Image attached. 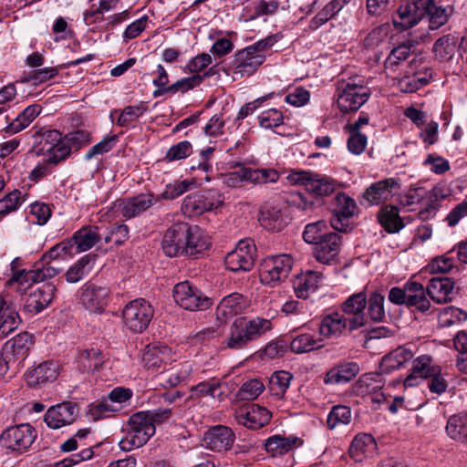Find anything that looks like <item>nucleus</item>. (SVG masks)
Returning <instances> with one entry per match:
<instances>
[{"label":"nucleus","mask_w":467,"mask_h":467,"mask_svg":"<svg viewBox=\"0 0 467 467\" xmlns=\"http://www.w3.org/2000/svg\"><path fill=\"white\" fill-rule=\"evenodd\" d=\"M270 319L264 317L247 318L245 317L234 319L230 327L225 339V347L232 350H240L257 340L272 329Z\"/></svg>","instance_id":"f257e3e1"},{"label":"nucleus","mask_w":467,"mask_h":467,"mask_svg":"<svg viewBox=\"0 0 467 467\" xmlns=\"http://www.w3.org/2000/svg\"><path fill=\"white\" fill-rule=\"evenodd\" d=\"M146 416L144 411H139L129 418L124 427L126 434L119 441L122 451H130L140 448L155 434L156 428Z\"/></svg>","instance_id":"f03ea898"},{"label":"nucleus","mask_w":467,"mask_h":467,"mask_svg":"<svg viewBox=\"0 0 467 467\" xmlns=\"http://www.w3.org/2000/svg\"><path fill=\"white\" fill-rule=\"evenodd\" d=\"M287 180L292 184L302 185L316 198L328 196L341 187L336 180L306 171H292Z\"/></svg>","instance_id":"7ed1b4c3"},{"label":"nucleus","mask_w":467,"mask_h":467,"mask_svg":"<svg viewBox=\"0 0 467 467\" xmlns=\"http://www.w3.org/2000/svg\"><path fill=\"white\" fill-rule=\"evenodd\" d=\"M371 95L370 89L364 80L350 79L337 88V104L343 113L357 111L364 105Z\"/></svg>","instance_id":"20e7f679"},{"label":"nucleus","mask_w":467,"mask_h":467,"mask_svg":"<svg viewBox=\"0 0 467 467\" xmlns=\"http://www.w3.org/2000/svg\"><path fill=\"white\" fill-rule=\"evenodd\" d=\"M35 343L34 336L21 332L8 339L1 349L2 356L7 361L13 373H17L24 366L31 348Z\"/></svg>","instance_id":"39448f33"},{"label":"nucleus","mask_w":467,"mask_h":467,"mask_svg":"<svg viewBox=\"0 0 467 467\" xmlns=\"http://www.w3.org/2000/svg\"><path fill=\"white\" fill-rule=\"evenodd\" d=\"M36 436V431L32 425L16 424L2 431L0 445L8 451L23 453L31 447Z\"/></svg>","instance_id":"423d86ee"},{"label":"nucleus","mask_w":467,"mask_h":467,"mask_svg":"<svg viewBox=\"0 0 467 467\" xmlns=\"http://www.w3.org/2000/svg\"><path fill=\"white\" fill-rule=\"evenodd\" d=\"M172 296L177 305L185 310L203 311L213 306L212 298L206 296L189 281L180 282L175 285Z\"/></svg>","instance_id":"0eeeda50"},{"label":"nucleus","mask_w":467,"mask_h":467,"mask_svg":"<svg viewBox=\"0 0 467 467\" xmlns=\"http://www.w3.org/2000/svg\"><path fill=\"white\" fill-rule=\"evenodd\" d=\"M223 204L222 194L217 190L208 189L186 196L182 210L188 216H195L216 210Z\"/></svg>","instance_id":"6e6552de"},{"label":"nucleus","mask_w":467,"mask_h":467,"mask_svg":"<svg viewBox=\"0 0 467 467\" xmlns=\"http://www.w3.org/2000/svg\"><path fill=\"white\" fill-rule=\"evenodd\" d=\"M152 306L143 298L130 301L122 310L124 325L134 333L143 332L153 317Z\"/></svg>","instance_id":"1a4fd4ad"},{"label":"nucleus","mask_w":467,"mask_h":467,"mask_svg":"<svg viewBox=\"0 0 467 467\" xmlns=\"http://www.w3.org/2000/svg\"><path fill=\"white\" fill-rule=\"evenodd\" d=\"M38 152L47 154L49 163L57 164L69 156L68 149L64 146L62 134L57 130H40L36 132Z\"/></svg>","instance_id":"9d476101"},{"label":"nucleus","mask_w":467,"mask_h":467,"mask_svg":"<svg viewBox=\"0 0 467 467\" xmlns=\"http://www.w3.org/2000/svg\"><path fill=\"white\" fill-rule=\"evenodd\" d=\"M294 260L288 254H279L268 257L260 266L261 281L275 285L284 281L290 274Z\"/></svg>","instance_id":"9b49d317"},{"label":"nucleus","mask_w":467,"mask_h":467,"mask_svg":"<svg viewBox=\"0 0 467 467\" xmlns=\"http://www.w3.org/2000/svg\"><path fill=\"white\" fill-rule=\"evenodd\" d=\"M255 257L256 247L254 241L244 239L225 255L224 264L232 272L250 271L254 265Z\"/></svg>","instance_id":"f8f14e48"},{"label":"nucleus","mask_w":467,"mask_h":467,"mask_svg":"<svg viewBox=\"0 0 467 467\" xmlns=\"http://www.w3.org/2000/svg\"><path fill=\"white\" fill-rule=\"evenodd\" d=\"M187 234L188 223L180 222L173 223L166 230L163 235L161 242L163 253L169 257L182 255V248L185 245Z\"/></svg>","instance_id":"ddd939ff"},{"label":"nucleus","mask_w":467,"mask_h":467,"mask_svg":"<svg viewBox=\"0 0 467 467\" xmlns=\"http://www.w3.org/2000/svg\"><path fill=\"white\" fill-rule=\"evenodd\" d=\"M368 299L364 292H358L348 296L340 306L342 314L348 318L351 327L357 329L367 324L365 309Z\"/></svg>","instance_id":"4468645a"},{"label":"nucleus","mask_w":467,"mask_h":467,"mask_svg":"<svg viewBox=\"0 0 467 467\" xmlns=\"http://www.w3.org/2000/svg\"><path fill=\"white\" fill-rule=\"evenodd\" d=\"M350 322L342 313L333 311L322 317L318 332L320 336L327 338H338L347 333H351L357 330L356 327H351Z\"/></svg>","instance_id":"2eb2a0df"},{"label":"nucleus","mask_w":467,"mask_h":467,"mask_svg":"<svg viewBox=\"0 0 467 467\" xmlns=\"http://www.w3.org/2000/svg\"><path fill=\"white\" fill-rule=\"evenodd\" d=\"M77 417V405L65 401L50 407L45 413L44 421L50 429L57 430L72 424Z\"/></svg>","instance_id":"dca6fc26"},{"label":"nucleus","mask_w":467,"mask_h":467,"mask_svg":"<svg viewBox=\"0 0 467 467\" xmlns=\"http://www.w3.org/2000/svg\"><path fill=\"white\" fill-rule=\"evenodd\" d=\"M109 289L94 284H86L81 288L79 303L89 312L100 313L108 303Z\"/></svg>","instance_id":"f3484780"},{"label":"nucleus","mask_w":467,"mask_h":467,"mask_svg":"<svg viewBox=\"0 0 467 467\" xmlns=\"http://www.w3.org/2000/svg\"><path fill=\"white\" fill-rule=\"evenodd\" d=\"M234 442L233 431L223 425H216L209 429L203 435L202 445L214 451H223L232 448Z\"/></svg>","instance_id":"a211bd4d"},{"label":"nucleus","mask_w":467,"mask_h":467,"mask_svg":"<svg viewBox=\"0 0 467 467\" xmlns=\"http://www.w3.org/2000/svg\"><path fill=\"white\" fill-rule=\"evenodd\" d=\"M428 296L437 304H446L452 301L458 290L455 283L449 277H433L427 285Z\"/></svg>","instance_id":"6ab92c4d"},{"label":"nucleus","mask_w":467,"mask_h":467,"mask_svg":"<svg viewBox=\"0 0 467 467\" xmlns=\"http://www.w3.org/2000/svg\"><path fill=\"white\" fill-rule=\"evenodd\" d=\"M252 49L246 47L234 55L230 65L234 74L250 76L264 63L265 56L253 53Z\"/></svg>","instance_id":"aec40b11"},{"label":"nucleus","mask_w":467,"mask_h":467,"mask_svg":"<svg viewBox=\"0 0 467 467\" xmlns=\"http://www.w3.org/2000/svg\"><path fill=\"white\" fill-rule=\"evenodd\" d=\"M56 286L52 283H44L29 294L26 304L25 311L31 314H37L43 311L52 302Z\"/></svg>","instance_id":"412c9836"},{"label":"nucleus","mask_w":467,"mask_h":467,"mask_svg":"<svg viewBox=\"0 0 467 467\" xmlns=\"http://www.w3.org/2000/svg\"><path fill=\"white\" fill-rule=\"evenodd\" d=\"M58 371L59 366L57 362L46 360L28 370L25 375V379L28 386L37 387L54 381L58 375Z\"/></svg>","instance_id":"4be33fe9"},{"label":"nucleus","mask_w":467,"mask_h":467,"mask_svg":"<svg viewBox=\"0 0 467 467\" xmlns=\"http://www.w3.org/2000/svg\"><path fill=\"white\" fill-rule=\"evenodd\" d=\"M421 1L411 0L401 5L397 10V17L393 18V25L400 30H407L416 26L423 17L420 5Z\"/></svg>","instance_id":"5701e85b"},{"label":"nucleus","mask_w":467,"mask_h":467,"mask_svg":"<svg viewBox=\"0 0 467 467\" xmlns=\"http://www.w3.org/2000/svg\"><path fill=\"white\" fill-rule=\"evenodd\" d=\"M440 367L432 364L430 356L423 355L413 360L410 373L404 379L405 387H413L420 384V379H428L429 376L436 375Z\"/></svg>","instance_id":"b1692460"},{"label":"nucleus","mask_w":467,"mask_h":467,"mask_svg":"<svg viewBox=\"0 0 467 467\" xmlns=\"http://www.w3.org/2000/svg\"><path fill=\"white\" fill-rule=\"evenodd\" d=\"M102 237L98 226H84L67 241L71 244L73 254L92 248Z\"/></svg>","instance_id":"393cba45"},{"label":"nucleus","mask_w":467,"mask_h":467,"mask_svg":"<svg viewBox=\"0 0 467 467\" xmlns=\"http://www.w3.org/2000/svg\"><path fill=\"white\" fill-rule=\"evenodd\" d=\"M159 201L153 193H140L134 197L125 199L119 206L120 213L125 218H133L147 211Z\"/></svg>","instance_id":"a878e982"},{"label":"nucleus","mask_w":467,"mask_h":467,"mask_svg":"<svg viewBox=\"0 0 467 467\" xmlns=\"http://www.w3.org/2000/svg\"><path fill=\"white\" fill-rule=\"evenodd\" d=\"M340 246L341 236L337 233H327L315 244V257L322 264H329L338 254Z\"/></svg>","instance_id":"bb28decb"},{"label":"nucleus","mask_w":467,"mask_h":467,"mask_svg":"<svg viewBox=\"0 0 467 467\" xmlns=\"http://www.w3.org/2000/svg\"><path fill=\"white\" fill-rule=\"evenodd\" d=\"M244 307L245 300L243 295L232 293L224 296L218 304L215 310L216 320L220 324H223L234 316L241 314Z\"/></svg>","instance_id":"cd10ccee"},{"label":"nucleus","mask_w":467,"mask_h":467,"mask_svg":"<svg viewBox=\"0 0 467 467\" xmlns=\"http://www.w3.org/2000/svg\"><path fill=\"white\" fill-rule=\"evenodd\" d=\"M399 186L395 178H388L372 183L363 193L368 204H379L388 201L393 195V189Z\"/></svg>","instance_id":"c85d7f7f"},{"label":"nucleus","mask_w":467,"mask_h":467,"mask_svg":"<svg viewBox=\"0 0 467 467\" xmlns=\"http://www.w3.org/2000/svg\"><path fill=\"white\" fill-rule=\"evenodd\" d=\"M377 443L371 434H358L351 442L349 455L355 462H362L365 458L374 455Z\"/></svg>","instance_id":"c756f323"},{"label":"nucleus","mask_w":467,"mask_h":467,"mask_svg":"<svg viewBox=\"0 0 467 467\" xmlns=\"http://www.w3.org/2000/svg\"><path fill=\"white\" fill-rule=\"evenodd\" d=\"M412 358L413 352L410 348L400 346L382 358L380 369L382 373H391L393 370L402 368Z\"/></svg>","instance_id":"7c9ffc66"},{"label":"nucleus","mask_w":467,"mask_h":467,"mask_svg":"<svg viewBox=\"0 0 467 467\" xmlns=\"http://www.w3.org/2000/svg\"><path fill=\"white\" fill-rule=\"evenodd\" d=\"M359 372V366L356 362H347L330 368L325 378L326 384H341L352 380Z\"/></svg>","instance_id":"2f4dec72"},{"label":"nucleus","mask_w":467,"mask_h":467,"mask_svg":"<svg viewBox=\"0 0 467 467\" xmlns=\"http://www.w3.org/2000/svg\"><path fill=\"white\" fill-rule=\"evenodd\" d=\"M187 235L185 245L182 248V255L194 256L207 250L211 245L209 240L202 235L201 229L197 225L188 223Z\"/></svg>","instance_id":"473e14b6"},{"label":"nucleus","mask_w":467,"mask_h":467,"mask_svg":"<svg viewBox=\"0 0 467 467\" xmlns=\"http://www.w3.org/2000/svg\"><path fill=\"white\" fill-rule=\"evenodd\" d=\"M406 306L414 307L420 313H426L431 308V302L427 297V287L425 288L418 282H409V290L407 291Z\"/></svg>","instance_id":"72a5a7b5"},{"label":"nucleus","mask_w":467,"mask_h":467,"mask_svg":"<svg viewBox=\"0 0 467 467\" xmlns=\"http://www.w3.org/2000/svg\"><path fill=\"white\" fill-rule=\"evenodd\" d=\"M322 274L317 271L307 270L297 275L294 281V289L297 297L307 298L311 292L318 287Z\"/></svg>","instance_id":"f704fd0d"},{"label":"nucleus","mask_w":467,"mask_h":467,"mask_svg":"<svg viewBox=\"0 0 467 467\" xmlns=\"http://www.w3.org/2000/svg\"><path fill=\"white\" fill-rule=\"evenodd\" d=\"M20 323L21 318L17 311L0 297V339L16 329Z\"/></svg>","instance_id":"c9c22d12"},{"label":"nucleus","mask_w":467,"mask_h":467,"mask_svg":"<svg viewBox=\"0 0 467 467\" xmlns=\"http://www.w3.org/2000/svg\"><path fill=\"white\" fill-rule=\"evenodd\" d=\"M271 413L265 408L253 404L241 415V422L247 428L257 430L268 424Z\"/></svg>","instance_id":"e433bc0d"},{"label":"nucleus","mask_w":467,"mask_h":467,"mask_svg":"<svg viewBox=\"0 0 467 467\" xmlns=\"http://www.w3.org/2000/svg\"><path fill=\"white\" fill-rule=\"evenodd\" d=\"M259 222L265 229L272 232H280L286 224L281 210L272 205H265L261 208Z\"/></svg>","instance_id":"4c0bfd02"},{"label":"nucleus","mask_w":467,"mask_h":467,"mask_svg":"<svg viewBox=\"0 0 467 467\" xmlns=\"http://www.w3.org/2000/svg\"><path fill=\"white\" fill-rule=\"evenodd\" d=\"M299 442L300 440L297 437L274 435L265 440L264 446L268 453L275 457L289 452L296 448V444Z\"/></svg>","instance_id":"58836bf2"},{"label":"nucleus","mask_w":467,"mask_h":467,"mask_svg":"<svg viewBox=\"0 0 467 467\" xmlns=\"http://www.w3.org/2000/svg\"><path fill=\"white\" fill-rule=\"evenodd\" d=\"M77 362L83 372H92L104 364L105 357L98 348H87L78 352Z\"/></svg>","instance_id":"ea45409f"},{"label":"nucleus","mask_w":467,"mask_h":467,"mask_svg":"<svg viewBox=\"0 0 467 467\" xmlns=\"http://www.w3.org/2000/svg\"><path fill=\"white\" fill-rule=\"evenodd\" d=\"M380 225L389 234L398 233L404 227L399 210L392 205L383 207L378 215Z\"/></svg>","instance_id":"a19ab883"},{"label":"nucleus","mask_w":467,"mask_h":467,"mask_svg":"<svg viewBox=\"0 0 467 467\" xmlns=\"http://www.w3.org/2000/svg\"><path fill=\"white\" fill-rule=\"evenodd\" d=\"M191 393L192 397L196 398L210 396L213 399H218L220 400L223 399L222 381L217 378H213L192 387Z\"/></svg>","instance_id":"79ce46f5"},{"label":"nucleus","mask_w":467,"mask_h":467,"mask_svg":"<svg viewBox=\"0 0 467 467\" xmlns=\"http://www.w3.org/2000/svg\"><path fill=\"white\" fill-rule=\"evenodd\" d=\"M40 110L39 105L28 106L6 127V132L16 133L26 129L38 116Z\"/></svg>","instance_id":"37998d69"},{"label":"nucleus","mask_w":467,"mask_h":467,"mask_svg":"<svg viewBox=\"0 0 467 467\" xmlns=\"http://www.w3.org/2000/svg\"><path fill=\"white\" fill-rule=\"evenodd\" d=\"M212 69L213 68H210L202 75L193 74L191 77L181 78L172 85L169 86V88H166V90H169L170 94H175L177 92H187L201 85L205 78L211 76L213 74Z\"/></svg>","instance_id":"c03bdc74"},{"label":"nucleus","mask_w":467,"mask_h":467,"mask_svg":"<svg viewBox=\"0 0 467 467\" xmlns=\"http://www.w3.org/2000/svg\"><path fill=\"white\" fill-rule=\"evenodd\" d=\"M320 339H316L311 334H300L290 343V348L296 354L310 352L322 347Z\"/></svg>","instance_id":"a18cd8bd"},{"label":"nucleus","mask_w":467,"mask_h":467,"mask_svg":"<svg viewBox=\"0 0 467 467\" xmlns=\"http://www.w3.org/2000/svg\"><path fill=\"white\" fill-rule=\"evenodd\" d=\"M341 8L342 4L340 0H332L312 18L309 24V28L311 30L317 29L336 16Z\"/></svg>","instance_id":"49530a36"},{"label":"nucleus","mask_w":467,"mask_h":467,"mask_svg":"<svg viewBox=\"0 0 467 467\" xmlns=\"http://www.w3.org/2000/svg\"><path fill=\"white\" fill-rule=\"evenodd\" d=\"M455 37L451 35L438 38L432 47L435 57L440 61L449 60L455 51Z\"/></svg>","instance_id":"de8ad7c7"},{"label":"nucleus","mask_w":467,"mask_h":467,"mask_svg":"<svg viewBox=\"0 0 467 467\" xmlns=\"http://www.w3.org/2000/svg\"><path fill=\"white\" fill-rule=\"evenodd\" d=\"M438 319L441 327H448L465 321L467 313L458 307L447 306L440 312Z\"/></svg>","instance_id":"09e8293b"},{"label":"nucleus","mask_w":467,"mask_h":467,"mask_svg":"<svg viewBox=\"0 0 467 467\" xmlns=\"http://www.w3.org/2000/svg\"><path fill=\"white\" fill-rule=\"evenodd\" d=\"M265 389L264 383L257 379L245 381L236 393L240 400H252L256 399Z\"/></svg>","instance_id":"8fccbe9b"},{"label":"nucleus","mask_w":467,"mask_h":467,"mask_svg":"<svg viewBox=\"0 0 467 467\" xmlns=\"http://www.w3.org/2000/svg\"><path fill=\"white\" fill-rule=\"evenodd\" d=\"M91 255H85L81 257L74 265H72L66 273V280L68 283H77L80 281L83 276L90 271L88 266L92 261Z\"/></svg>","instance_id":"3c124183"},{"label":"nucleus","mask_w":467,"mask_h":467,"mask_svg":"<svg viewBox=\"0 0 467 467\" xmlns=\"http://www.w3.org/2000/svg\"><path fill=\"white\" fill-rule=\"evenodd\" d=\"M90 140V133L84 130H77L72 132L67 133L65 137H63V143L66 146L69 153L72 150H78L85 145H87Z\"/></svg>","instance_id":"603ef678"},{"label":"nucleus","mask_w":467,"mask_h":467,"mask_svg":"<svg viewBox=\"0 0 467 467\" xmlns=\"http://www.w3.org/2000/svg\"><path fill=\"white\" fill-rule=\"evenodd\" d=\"M384 301V296L378 292H373L368 299V313L369 317L375 322H381L386 317Z\"/></svg>","instance_id":"864d4df0"},{"label":"nucleus","mask_w":467,"mask_h":467,"mask_svg":"<svg viewBox=\"0 0 467 467\" xmlns=\"http://www.w3.org/2000/svg\"><path fill=\"white\" fill-rule=\"evenodd\" d=\"M351 420V410L348 406H334L327 416V426L334 429L340 424L347 425Z\"/></svg>","instance_id":"5fc2aeb1"},{"label":"nucleus","mask_w":467,"mask_h":467,"mask_svg":"<svg viewBox=\"0 0 467 467\" xmlns=\"http://www.w3.org/2000/svg\"><path fill=\"white\" fill-rule=\"evenodd\" d=\"M293 375L285 370H279L273 373L270 378L271 389L275 395L283 397L290 386Z\"/></svg>","instance_id":"6e6d98bb"},{"label":"nucleus","mask_w":467,"mask_h":467,"mask_svg":"<svg viewBox=\"0 0 467 467\" xmlns=\"http://www.w3.org/2000/svg\"><path fill=\"white\" fill-rule=\"evenodd\" d=\"M58 74V69L57 67H44L39 69H34L26 74L22 79V83L31 82L33 85L36 86L42 83H45L51 78H55Z\"/></svg>","instance_id":"4d7b16f0"},{"label":"nucleus","mask_w":467,"mask_h":467,"mask_svg":"<svg viewBox=\"0 0 467 467\" xmlns=\"http://www.w3.org/2000/svg\"><path fill=\"white\" fill-rule=\"evenodd\" d=\"M446 431L452 439L462 437L467 434V417L464 415H453L449 418Z\"/></svg>","instance_id":"13d9d810"},{"label":"nucleus","mask_w":467,"mask_h":467,"mask_svg":"<svg viewBox=\"0 0 467 467\" xmlns=\"http://www.w3.org/2000/svg\"><path fill=\"white\" fill-rule=\"evenodd\" d=\"M334 212L343 217H352L357 209L356 202L344 192H337L334 197Z\"/></svg>","instance_id":"bf43d9fd"},{"label":"nucleus","mask_w":467,"mask_h":467,"mask_svg":"<svg viewBox=\"0 0 467 467\" xmlns=\"http://www.w3.org/2000/svg\"><path fill=\"white\" fill-rule=\"evenodd\" d=\"M442 190L435 187L428 193V203L426 207L420 211L419 216L422 221L429 220L434 216L438 210V201L443 199Z\"/></svg>","instance_id":"052dcab7"},{"label":"nucleus","mask_w":467,"mask_h":467,"mask_svg":"<svg viewBox=\"0 0 467 467\" xmlns=\"http://www.w3.org/2000/svg\"><path fill=\"white\" fill-rule=\"evenodd\" d=\"M327 227V223L324 221L307 224L303 233L304 240L308 244H316L327 234L325 232Z\"/></svg>","instance_id":"680f3d73"},{"label":"nucleus","mask_w":467,"mask_h":467,"mask_svg":"<svg viewBox=\"0 0 467 467\" xmlns=\"http://www.w3.org/2000/svg\"><path fill=\"white\" fill-rule=\"evenodd\" d=\"M146 110L147 107L143 103L136 106H128L119 114L117 124L120 127H126L130 122L137 120Z\"/></svg>","instance_id":"e2e57ef3"},{"label":"nucleus","mask_w":467,"mask_h":467,"mask_svg":"<svg viewBox=\"0 0 467 467\" xmlns=\"http://www.w3.org/2000/svg\"><path fill=\"white\" fill-rule=\"evenodd\" d=\"M22 193L18 190H14L0 199V216H5L16 211L22 203Z\"/></svg>","instance_id":"0e129e2a"},{"label":"nucleus","mask_w":467,"mask_h":467,"mask_svg":"<svg viewBox=\"0 0 467 467\" xmlns=\"http://www.w3.org/2000/svg\"><path fill=\"white\" fill-rule=\"evenodd\" d=\"M248 180L254 183L275 182L278 178V172L274 169H251L248 168Z\"/></svg>","instance_id":"69168bd1"},{"label":"nucleus","mask_w":467,"mask_h":467,"mask_svg":"<svg viewBox=\"0 0 467 467\" xmlns=\"http://www.w3.org/2000/svg\"><path fill=\"white\" fill-rule=\"evenodd\" d=\"M192 152V144L188 140H183L172 145L166 152L164 160L169 162L180 161L190 156Z\"/></svg>","instance_id":"338daca9"},{"label":"nucleus","mask_w":467,"mask_h":467,"mask_svg":"<svg viewBox=\"0 0 467 467\" xmlns=\"http://www.w3.org/2000/svg\"><path fill=\"white\" fill-rule=\"evenodd\" d=\"M61 253H64L65 254L73 255L71 244L67 240H64L51 247L47 253H45L41 256V262L44 265L52 263L53 261L58 259L61 256Z\"/></svg>","instance_id":"774afa93"}]
</instances>
